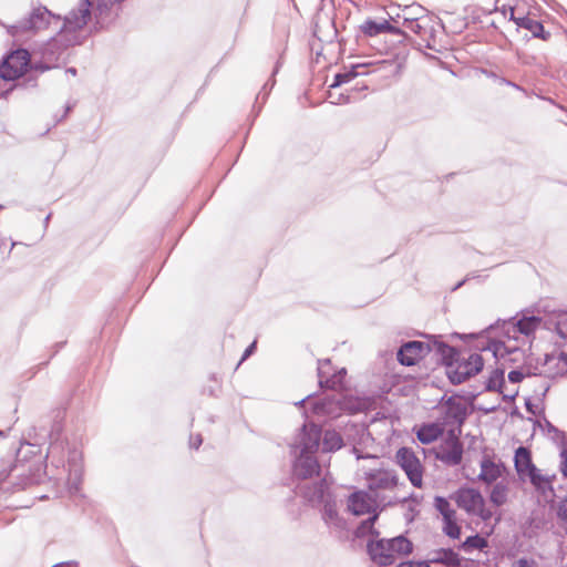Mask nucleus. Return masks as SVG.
Returning <instances> with one entry per match:
<instances>
[{"label": "nucleus", "mask_w": 567, "mask_h": 567, "mask_svg": "<svg viewBox=\"0 0 567 567\" xmlns=\"http://www.w3.org/2000/svg\"><path fill=\"white\" fill-rule=\"evenodd\" d=\"M91 18V3L80 0L65 17L53 13L47 7L38 4L29 14L8 27V33L13 38L35 34L43 30L56 31L61 41L66 45L80 43L78 31H81Z\"/></svg>", "instance_id": "f257e3e1"}, {"label": "nucleus", "mask_w": 567, "mask_h": 567, "mask_svg": "<svg viewBox=\"0 0 567 567\" xmlns=\"http://www.w3.org/2000/svg\"><path fill=\"white\" fill-rule=\"evenodd\" d=\"M367 549L373 563L388 566L392 565L401 555H409L413 545L410 539L400 535L389 539H369Z\"/></svg>", "instance_id": "f03ea898"}, {"label": "nucleus", "mask_w": 567, "mask_h": 567, "mask_svg": "<svg viewBox=\"0 0 567 567\" xmlns=\"http://www.w3.org/2000/svg\"><path fill=\"white\" fill-rule=\"evenodd\" d=\"M365 481L369 493L374 497V502L386 507L399 503L401 499L391 493L398 485V476L394 471L375 470L365 473Z\"/></svg>", "instance_id": "7ed1b4c3"}, {"label": "nucleus", "mask_w": 567, "mask_h": 567, "mask_svg": "<svg viewBox=\"0 0 567 567\" xmlns=\"http://www.w3.org/2000/svg\"><path fill=\"white\" fill-rule=\"evenodd\" d=\"M484 360L481 354L472 353L468 358L458 357L454 363H449L447 377L451 383L461 384L468 378L483 370Z\"/></svg>", "instance_id": "20e7f679"}, {"label": "nucleus", "mask_w": 567, "mask_h": 567, "mask_svg": "<svg viewBox=\"0 0 567 567\" xmlns=\"http://www.w3.org/2000/svg\"><path fill=\"white\" fill-rule=\"evenodd\" d=\"M30 54L24 49H18L9 54L0 64V80L13 81L27 71Z\"/></svg>", "instance_id": "39448f33"}, {"label": "nucleus", "mask_w": 567, "mask_h": 567, "mask_svg": "<svg viewBox=\"0 0 567 567\" xmlns=\"http://www.w3.org/2000/svg\"><path fill=\"white\" fill-rule=\"evenodd\" d=\"M463 444L453 430H451L444 442L436 449L435 458L446 466H457L463 460Z\"/></svg>", "instance_id": "423d86ee"}, {"label": "nucleus", "mask_w": 567, "mask_h": 567, "mask_svg": "<svg viewBox=\"0 0 567 567\" xmlns=\"http://www.w3.org/2000/svg\"><path fill=\"white\" fill-rule=\"evenodd\" d=\"M455 502L468 514L480 515L483 519L491 517V513L484 509L485 502L482 494L475 488H460L455 493Z\"/></svg>", "instance_id": "0eeeda50"}, {"label": "nucleus", "mask_w": 567, "mask_h": 567, "mask_svg": "<svg viewBox=\"0 0 567 567\" xmlns=\"http://www.w3.org/2000/svg\"><path fill=\"white\" fill-rule=\"evenodd\" d=\"M431 565L456 567L460 565V556L452 548H439L429 551L425 560L404 561L396 567H431Z\"/></svg>", "instance_id": "6e6552de"}, {"label": "nucleus", "mask_w": 567, "mask_h": 567, "mask_svg": "<svg viewBox=\"0 0 567 567\" xmlns=\"http://www.w3.org/2000/svg\"><path fill=\"white\" fill-rule=\"evenodd\" d=\"M540 323L542 319L536 316L523 317L519 320L512 318L503 322V332L507 339L511 337L512 340L518 342L519 336L529 337Z\"/></svg>", "instance_id": "1a4fd4ad"}, {"label": "nucleus", "mask_w": 567, "mask_h": 567, "mask_svg": "<svg viewBox=\"0 0 567 567\" xmlns=\"http://www.w3.org/2000/svg\"><path fill=\"white\" fill-rule=\"evenodd\" d=\"M488 349L493 351V355L496 359L504 361L503 364H519L525 360V350L512 340L511 337L509 339L506 338V340L492 341Z\"/></svg>", "instance_id": "9d476101"}, {"label": "nucleus", "mask_w": 567, "mask_h": 567, "mask_svg": "<svg viewBox=\"0 0 567 567\" xmlns=\"http://www.w3.org/2000/svg\"><path fill=\"white\" fill-rule=\"evenodd\" d=\"M396 462L401 468L405 472L408 478L414 487L422 486V465L414 452L408 447H401L396 452Z\"/></svg>", "instance_id": "9b49d317"}, {"label": "nucleus", "mask_w": 567, "mask_h": 567, "mask_svg": "<svg viewBox=\"0 0 567 567\" xmlns=\"http://www.w3.org/2000/svg\"><path fill=\"white\" fill-rule=\"evenodd\" d=\"M297 488L301 497L312 507H320L326 503V501L333 496L329 489L326 478H322L317 483L299 485Z\"/></svg>", "instance_id": "f8f14e48"}, {"label": "nucleus", "mask_w": 567, "mask_h": 567, "mask_svg": "<svg viewBox=\"0 0 567 567\" xmlns=\"http://www.w3.org/2000/svg\"><path fill=\"white\" fill-rule=\"evenodd\" d=\"M429 353H431V342L413 340L400 347L396 358L402 365L411 367Z\"/></svg>", "instance_id": "ddd939ff"}, {"label": "nucleus", "mask_w": 567, "mask_h": 567, "mask_svg": "<svg viewBox=\"0 0 567 567\" xmlns=\"http://www.w3.org/2000/svg\"><path fill=\"white\" fill-rule=\"evenodd\" d=\"M321 518L331 533L342 534L347 530V522L339 515L333 496L321 505Z\"/></svg>", "instance_id": "4468645a"}, {"label": "nucleus", "mask_w": 567, "mask_h": 567, "mask_svg": "<svg viewBox=\"0 0 567 567\" xmlns=\"http://www.w3.org/2000/svg\"><path fill=\"white\" fill-rule=\"evenodd\" d=\"M381 504L374 502V497L369 492L358 491L352 493L348 499L349 511L355 515H364L371 512H375V507Z\"/></svg>", "instance_id": "2eb2a0df"}, {"label": "nucleus", "mask_w": 567, "mask_h": 567, "mask_svg": "<svg viewBox=\"0 0 567 567\" xmlns=\"http://www.w3.org/2000/svg\"><path fill=\"white\" fill-rule=\"evenodd\" d=\"M293 475L297 478L307 480L320 472V465L313 454L300 451L292 466Z\"/></svg>", "instance_id": "dca6fc26"}, {"label": "nucleus", "mask_w": 567, "mask_h": 567, "mask_svg": "<svg viewBox=\"0 0 567 567\" xmlns=\"http://www.w3.org/2000/svg\"><path fill=\"white\" fill-rule=\"evenodd\" d=\"M317 370H318L319 385L321 388L336 390L339 386H341L344 374H346L344 368H342L338 372L330 375V371H329L330 370V360L324 359V360H318V369Z\"/></svg>", "instance_id": "f3484780"}, {"label": "nucleus", "mask_w": 567, "mask_h": 567, "mask_svg": "<svg viewBox=\"0 0 567 567\" xmlns=\"http://www.w3.org/2000/svg\"><path fill=\"white\" fill-rule=\"evenodd\" d=\"M445 423L456 424L458 429L464 424L467 417V406L455 396H450L445 403Z\"/></svg>", "instance_id": "a211bd4d"}, {"label": "nucleus", "mask_w": 567, "mask_h": 567, "mask_svg": "<svg viewBox=\"0 0 567 567\" xmlns=\"http://www.w3.org/2000/svg\"><path fill=\"white\" fill-rule=\"evenodd\" d=\"M322 436L321 427L315 423L303 424L300 435V447L302 452L315 454Z\"/></svg>", "instance_id": "6ab92c4d"}, {"label": "nucleus", "mask_w": 567, "mask_h": 567, "mask_svg": "<svg viewBox=\"0 0 567 567\" xmlns=\"http://www.w3.org/2000/svg\"><path fill=\"white\" fill-rule=\"evenodd\" d=\"M526 478H528L529 483L533 485L535 491L543 497H555V489L553 483L556 480V474L544 475L540 473V470L536 467L526 476Z\"/></svg>", "instance_id": "aec40b11"}, {"label": "nucleus", "mask_w": 567, "mask_h": 567, "mask_svg": "<svg viewBox=\"0 0 567 567\" xmlns=\"http://www.w3.org/2000/svg\"><path fill=\"white\" fill-rule=\"evenodd\" d=\"M91 21L93 18L95 19V25L103 28L106 23H109L113 18V8L115 6L114 0H96L95 3L91 2Z\"/></svg>", "instance_id": "412c9836"}, {"label": "nucleus", "mask_w": 567, "mask_h": 567, "mask_svg": "<svg viewBox=\"0 0 567 567\" xmlns=\"http://www.w3.org/2000/svg\"><path fill=\"white\" fill-rule=\"evenodd\" d=\"M505 370L496 368L491 373L485 384L486 391H497L503 395L504 401H514L518 394V390H513L511 393H505L503 388L505 385L504 379Z\"/></svg>", "instance_id": "4be33fe9"}, {"label": "nucleus", "mask_w": 567, "mask_h": 567, "mask_svg": "<svg viewBox=\"0 0 567 567\" xmlns=\"http://www.w3.org/2000/svg\"><path fill=\"white\" fill-rule=\"evenodd\" d=\"M361 31L368 35V37H377L381 33H390L394 35L402 34L401 29L398 27L392 25L388 20L383 19L382 21L378 22L374 20H367L361 25Z\"/></svg>", "instance_id": "5701e85b"}, {"label": "nucleus", "mask_w": 567, "mask_h": 567, "mask_svg": "<svg viewBox=\"0 0 567 567\" xmlns=\"http://www.w3.org/2000/svg\"><path fill=\"white\" fill-rule=\"evenodd\" d=\"M514 465L517 474L522 480H525L526 476L536 468L535 464L532 461L530 451L524 446H519L514 456Z\"/></svg>", "instance_id": "b1692460"}, {"label": "nucleus", "mask_w": 567, "mask_h": 567, "mask_svg": "<svg viewBox=\"0 0 567 567\" xmlns=\"http://www.w3.org/2000/svg\"><path fill=\"white\" fill-rule=\"evenodd\" d=\"M431 353L437 355L446 369L449 368V363H454L460 357L455 348L437 340L431 342Z\"/></svg>", "instance_id": "393cba45"}, {"label": "nucleus", "mask_w": 567, "mask_h": 567, "mask_svg": "<svg viewBox=\"0 0 567 567\" xmlns=\"http://www.w3.org/2000/svg\"><path fill=\"white\" fill-rule=\"evenodd\" d=\"M313 410L317 414L331 415L339 410V401L336 395H327L313 403Z\"/></svg>", "instance_id": "a878e982"}, {"label": "nucleus", "mask_w": 567, "mask_h": 567, "mask_svg": "<svg viewBox=\"0 0 567 567\" xmlns=\"http://www.w3.org/2000/svg\"><path fill=\"white\" fill-rule=\"evenodd\" d=\"M501 476V468L493 461L484 458L481 462V473L478 478L483 482L491 484Z\"/></svg>", "instance_id": "bb28decb"}, {"label": "nucleus", "mask_w": 567, "mask_h": 567, "mask_svg": "<svg viewBox=\"0 0 567 567\" xmlns=\"http://www.w3.org/2000/svg\"><path fill=\"white\" fill-rule=\"evenodd\" d=\"M441 433L442 431L437 425L424 424L419 429L416 437L421 443L430 444L434 442L441 435Z\"/></svg>", "instance_id": "cd10ccee"}, {"label": "nucleus", "mask_w": 567, "mask_h": 567, "mask_svg": "<svg viewBox=\"0 0 567 567\" xmlns=\"http://www.w3.org/2000/svg\"><path fill=\"white\" fill-rule=\"evenodd\" d=\"M343 445L341 435L336 431H326L322 439V451L334 452L340 450Z\"/></svg>", "instance_id": "c85d7f7f"}, {"label": "nucleus", "mask_w": 567, "mask_h": 567, "mask_svg": "<svg viewBox=\"0 0 567 567\" xmlns=\"http://www.w3.org/2000/svg\"><path fill=\"white\" fill-rule=\"evenodd\" d=\"M378 517L379 513H373L372 516L361 522L355 530V536L364 537L367 535H371L372 537H378L380 533L374 528V523L377 522Z\"/></svg>", "instance_id": "c756f323"}, {"label": "nucleus", "mask_w": 567, "mask_h": 567, "mask_svg": "<svg viewBox=\"0 0 567 567\" xmlns=\"http://www.w3.org/2000/svg\"><path fill=\"white\" fill-rule=\"evenodd\" d=\"M508 486L504 482L496 483L491 492L489 499L495 506H502L507 502Z\"/></svg>", "instance_id": "7c9ffc66"}, {"label": "nucleus", "mask_w": 567, "mask_h": 567, "mask_svg": "<svg viewBox=\"0 0 567 567\" xmlns=\"http://www.w3.org/2000/svg\"><path fill=\"white\" fill-rule=\"evenodd\" d=\"M525 29L528 30L533 34L534 38H538L544 41H547L550 38V32L546 31L544 29L543 23L535 19L530 18V20L526 24Z\"/></svg>", "instance_id": "2f4dec72"}, {"label": "nucleus", "mask_w": 567, "mask_h": 567, "mask_svg": "<svg viewBox=\"0 0 567 567\" xmlns=\"http://www.w3.org/2000/svg\"><path fill=\"white\" fill-rule=\"evenodd\" d=\"M485 547H487V540L478 534L468 536L462 544V548L465 551H471L473 549L482 550Z\"/></svg>", "instance_id": "473e14b6"}, {"label": "nucleus", "mask_w": 567, "mask_h": 567, "mask_svg": "<svg viewBox=\"0 0 567 567\" xmlns=\"http://www.w3.org/2000/svg\"><path fill=\"white\" fill-rule=\"evenodd\" d=\"M435 509L443 516V519L450 518L455 515L450 502L442 496H436L434 499Z\"/></svg>", "instance_id": "72a5a7b5"}, {"label": "nucleus", "mask_w": 567, "mask_h": 567, "mask_svg": "<svg viewBox=\"0 0 567 567\" xmlns=\"http://www.w3.org/2000/svg\"><path fill=\"white\" fill-rule=\"evenodd\" d=\"M359 66H352L350 71L338 73L333 78V82L330 84L331 89L338 87L344 83L350 82L354 78H357L360 73L357 71Z\"/></svg>", "instance_id": "f704fd0d"}, {"label": "nucleus", "mask_w": 567, "mask_h": 567, "mask_svg": "<svg viewBox=\"0 0 567 567\" xmlns=\"http://www.w3.org/2000/svg\"><path fill=\"white\" fill-rule=\"evenodd\" d=\"M536 375V373L532 372L530 365H523L519 369L512 370L508 373V380L512 383H519L522 382L526 377Z\"/></svg>", "instance_id": "c9c22d12"}, {"label": "nucleus", "mask_w": 567, "mask_h": 567, "mask_svg": "<svg viewBox=\"0 0 567 567\" xmlns=\"http://www.w3.org/2000/svg\"><path fill=\"white\" fill-rule=\"evenodd\" d=\"M443 522H444L443 532L445 533V535H447L449 537H451L453 539L460 538L461 528L456 522L455 515L450 517L449 519L447 518L443 519Z\"/></svg>", "instance_id": "e433bc0d"}, {"label": "nucleus", "mask_w": 567, "mask_h": 567, "mask_svg": "<svg viewBox=\"0 0 567 567\" xmlns=\"http://www.w3.org/2000/svg\"><path fill=\"white\" fill-rule=\"evenodd\" d=\"M556 332L561 339L567 340V313L566 312L558 315L557 321H556Z\"/></svg>", "instance_id": "4c0bfd02"}, {"label": "nucleus", "mask_w": 567, "mask_h": 567, "mask_svg": "<svg viewBox=\"0 0 567 567\" xmlns=\"http://www.w3.org/2000/svg\"><path fill=\"white\" fill-rule=\"evenodd\" d=\"M403 27L415 34H421L423 29L416 19L409 18L404 19Z\"/></svg>", "instance_id": "58836bf2"}, {"label": "nucleus", "mask_w": 567, "mask_h": 567, "mask_svg": "<svg viewBox=\"0 0 567 567\" xmlns=\"http://www.w3.org/2000/svg\"><path fill=\"white\" fill-rule=\"evenodd\" d=\"M509 19H511V20H513V21L516 23V25H517L518 28H523V29H525V28H526V24H527V23H528V21L530 20V17H528V16H524V17H515V14H514V9H513V8H511V18H509Z\"/></svg>", "instance_id": "ea45409f"}, {"label": "nucleus", "mask_w": 567, "mask_h": 567, "mask_svg": "<svg viewBox=\"0 0 567 567\" xmlns=\"http://www.w3.org/2000/svg\"><path fill=\"white\" fill-rule=\"evenodd\" d=\"M557 516L560 520L567 523V497L559 502Z\"/></svg>", "instance_id": "a19ab883"}, {"label": "nucleus", "mask_w": 567, "mask_h": 567, "mask_svg": "<svg viewBox=\"0 0 567 567\" xmlns=\"http://www.w3.org/2000/svg\"><path fill=\"white\" fill-rule=\"evenodd\" d=\"M511 567H538V565L533 559L519 558L515 560Z\"/></svg>", "instance_id": "79ce46f5"}, {"label": "nucleus", "mask_w": 567, "mask_h": 567, "mask_svg": "<svg viewBox=\"0 0 567 567\" xmlns=\"http://www.w3.org/2000/svg\"><path fill=\"white\" fill-rule=\"evenodd\" d=\"M498 82H499V84H505V85H507V86H512V87H514V89H515V90H517V91H520V92L526 93V90H525L523 86H520V85H518L517 83H515V82H513V81H509V80H507V79H505V78H499V79H498Z\"/></svg>", "instance_id": "37998d69"}, {"label": "nucleus", "mask_w": 567, "mask_h": 567, "mask_svg": "<svg viewBox=\"0 0 567 567\" xmlns=\"http://www.w3.org/2000/svg\"><path fill=\"white\" fill-rule=\"evenodd\" d=\"M560 456L563 458L560 463V470L565 477H567V450H563L560 453Z\"/></svg>", "instance_id": "c03bdc74"}, {"label": "nucleus", "mask_w": 567, "mask_h": 567, "mask_svg": "<svg viewBox=\"0 0 567 567\" xmlns=\"http://www.w3.org/2000/svg\"><path fill=\"white\" fill-rule=\"evenodd\" d=\"M203 443V439H202V435L200 434H197L195 436H190L189 439V446L192 449H198L200 446V444Z\"/></svg>", "instance_id": "a18cd8bd"}, {"label": "nucleus", "mask_w": 567, "mask_h": 567, "mask_svg": "<svg viewBox=\"0 0 567 567\" xmlns=\"http://www.w3.org/2000/svg\"><path fill=\"white\" fill-rule=\"evenodd\" d=\"M256 349V341H254L244 352L241 361L246 360Z\"/></svg>", "instance_id": "49530a36"}, {"label": "nucleus", "mask_w": 567, "mask_h": 567, "mask_svg": "<svg viewBox=\"0 0 567 567\" xmlns=\"http://www.w3.org/2000/svg\"><path fill=\"white\" fill-rule=\"evenodd\" d=\"M7 247V239L0 235V254H3V248Z\"/></svg>", "instance_id": "de8ad7c7"}, {"label": "nucleus", "mask_w": 567, "mask_h": 567, "mask_svg": "<svg viewBox=\"0 0 567 567\" xmlns=\"http://www.w3.org/2000/svg\"><path fill=\"white\" fill-rule=\"evenodd\" d=\"M52 567H78V566H76V564H70V563L69 564H63L62 563V564H56V565H54Z\"/></svg>", "instance_id": "09e8293b"}, {"label": "nucleus", "mask_w": 567, "mask_h": 567, "mask_svg": "<svg viewBox=\"0 0 567 567\" xmlns=\"http://www.w3.org/2000/svg\"><path fill=\"white\" fill-rule=\"evenodd\" d=\"M467 280V278L463 279L462 281H460L458 284H456L454 287H453V291L457 290L458 288H461L465 281Z\"/></svg>", "instance_id": "8fccbe9b"}, {"label": "nucleus", "mask_w": 567, "mask_h": 567, "mask_svg": "<svg viewBox=\"0 0 567 567\" xmlns=\"http://www.w3.org/2000/svg\"><path fill=\"white\" fill-rule=\"evenodd\" d=\"M266 87H267V84L265 86H262V90L259 92L258 96H257V100L259 99V96L262 94V99H265V96L267 95V92H266Z\"/></svg>", "instance_id": "3c124183"}, {"label": "nucleus", "mask_w": 567, "mask_h": 567, "mask_svg": "<svg viewBox=\"0 0 567 567\" xmlns=\"http://www.w3.org/2000/svg\"><path fill=\"white\" fill-rule=\"evenodd\" d=\"M65 73L76 75V69L75 68H69L66 69Z\"/></svg>", "instance_id": "603ef678"}, {"label": "nucleus", "mask_w": 567, "mask_h": 567, "mask_svg": "<svg viewBox=\"0 0 567 567\" xmlns=\"http://www.w3.org/2000/svg\"><path fill=\"white\" fill-rule=\"evenodd\" d=\"M310 398H311V394H309V395H308V396H306L305 399L300 400V401H299V402H297L296 404L301 406V405H303V403H305L308 399H310Z\"/></svg>", "instance_id": "864d4df0"}, {"label": "nucleus", "mask_w": 567, "mask_h": 567, "mask_svg": "<svg viewBox=\"0 0 567 567\" xmlns=\"http://www.w3.org/2000/svg\"><path fill=\"white\" fill-rule=\"evenodd\" d=\"M549 432H554L556 434L559 433V431L555 426H553L551 424H549Z\"/></svg>", "instance_id": "5fc2aeb1"}, {"label": "nucleus", "mask_w": 567, "mask_h": 567, "mask_svg": "<svg viewBox=\"0 0 567 567\" xmlns=\"http://www.w3.org/2000/svg\"><path fill=\"white\" fill-rule=\"evenodd\" d=\"M14 245H16L14 243H11V245H10V247L8 249V254L7 255H9L11 252L12 248L14 247Z\"/></svg>", "instance_id": "6e6d98bb"}, {"label": "nucleus", "mask_w": 567, "mask_h": 567, "mask_svg": "<svg viewBox=\"0 0 567 567\" xmlns=\"http://www.w3.org/2000/svg\"><path fill=\"white\" fill-rule=\"evenodd\" d=\"M526 409H527L528 411L533 412V411H532V405H530V403H529L528 401L526 402Z\"/></svg>", "instance_id": "4d7b16f0"}, {"label": "nucleus", "mask_w": 567, "mask_h": 567, "mask_svg": "<svg viewBox=\"0 0 567 567\" xmlns=\"http://www.w3.org/2000/svg\"><path fill=\"white\" fill-rule=\"evenodd\" d=\"M547 391H548V385H546V386L544 388V392H543V394H545Z\"/></svg>", "instance_id": "13d9d810"}, {"label": "nucleus", "mask_w": 567, "mask_h": 567, "mask_svg": "<svg viewBox=\"0 0 567 567\" xmlns=\"http://www.w3.org/2000/svg\"><path fill=\"white\" fill-rule=\"evenodd\" d=\"M333 103H334V104H340V103H342V102H341V99H339L337 102H333Z\"/></svg>", "instance_id": "bf43d9fd"}, {"label": "nucleus", "mask_w": 567, "mask_h": 567, "mask_svg": "<svg viewBox=\"0 0 567 567\" xmlns=\"http://www.w3.org/2000/svg\"><path fill=\"white\" fill-rule=\"evenodd\" d=\"M114 1H115V2H117V3H121V2H123L124 0H114Z\"/></svg>", "instance_id": "052dcab7"}, {"label": "nucleus", "mask_w": 567, "mask_h": 567, "mask_svg": "<svg viewBox=\"0 0 567 567\" xmlns=\"http://www.w3.org/2000/svg\"><path fill=\"white\" fill-rule=\"evenodd\" d=\"M0 435H3V432H2V431H0Z\"/></svg>", "instance_id": "680f3d73"}, {"label": "nucleus", "mask_w": 567, "mask_h": 567, "mask_svg": "<svg viewBox=\"0 0 567 567\" xmlns=\"http://www.w3.org/2000/svg\"><path fill=\"white\" fill-rule=\"evenodd\" d=\"M2 208V206L0 205V209Z\"/></svg>", "instance_id": "e2e57ef3"}]
</instances>
